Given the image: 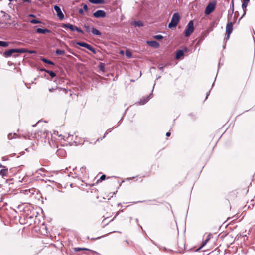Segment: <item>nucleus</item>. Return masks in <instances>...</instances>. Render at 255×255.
I'll use <instances>...</instances> for the list:
<instances>
[{
    "label": "nucleus",
    "instance_id": "obj_1",
    "mask_svg": "<svg viewBox=\"0 0 255 255\" xmlns=\"http://www.w3.org/2000/svg\"><path fill=\"white\" fill-rule=\"evenodd\" d=\"M36 125L38 126L39 128L35 133V137L38 140L41 138L46 137L48 132V127L47 123L39 121L37 123Z\"/></svg>",
    "mask_w": 255,
    "mask_h": 255
},
{
    "label": "nucleus",
    "instance_id": "obj_2",
    "mask_svg": "<svg viewBox=\"0 0 255 255\" xmlns=\"http://www.w3.org/2000/svg\"><path fill=\"white\" fill-rule=\"evenodd\" d=\"M180 19V16L178 12H176L173 14L171 18V22L168 24L169 28H175L179 23Z\"/></svg>",
    "mask_w": 255,
    "mask_h": 255
},
{
    "label": "nucleus",
    "instance_id": "obj_3",
    "mask_svg": "<svg viewBox=\"0 0 255 255\" xmlns=\"http://www.w3.org/2000/svg\"><path fill=\"white\" fill-rule=\"evenodd\" d=\"M26 52V50L23 48H20V49H11L5 51L3 55L4 56L7 57L11 56L13 54L15 53H23Z\"/></svg>",
    "mask_w": 255,
    "mask_h": 255
},
{
    "label": "nucleus",
    "instance_id": "obj_4",
    "mask_svg": "<svg viewBox=\"0 0 255 255\" xmlns=\"http://www.w3.org/2000/svg\"><path fill=\"white\" fill-rule=\"evenodd\" d=\"M194 30V23L192 20H191L189 21V22L188 23L185 31H184V34L185 37H189L191 35V34L193 32Z\"/></svg>",
    "mask_w": 255,
    "mask_h": 255
},
{
    "label": "nucleus",
    "instance_id": "obj_5",
    "mask_svg": "<svg viewBox=\"0 0 255 255\" xmlns=\"http://www.w3.org/2000/svg\"><path fill=\"white\" fill-rule=\"evenodd\" d=\"M178 251L182 252L185 249V240L183 237L178 238L177 241Z\"/></svg>",
    "mask_w": 255,
    "mask_h": 255
},
{
    "label": "nucleus",
    "instance_id": "obj_6",
    "mask_svg": "<svg viewBox=\"0 0 255 255\" xmlns=\"http://www.w3.org/2000/svg\"><path fill=\"white\" fill-rule=\"evenodd\" d=\"M62 27H63L65 29L68 28L71 31H76L80 32L82 34H83V33H84L83 31L80 28H79L76 26H75L72 24H70L69 23L63 24L62 25Z\"/></svg>",
    "mask_w": 255,
    "mask_h": 255
},
{
    "label": "nucleus",
    "instance_id": "obj_7",
    "mask_svg": "<svg viewBox=\"0 0 255 255\" xmlns=\"http://www.w3.org/2000/svg\"><path fill=\"white\" fill-rule=\"evenodd\" d=\"M216 2L215 1L210 2L206 6L205 10V14L209 15L212 13L215 9Z\"/></svg>",
    "mask_w": 255,
    "mask_h": 255
},
{
    "label": "nucleus",
    "instance_id": "obj_8",
    "mask_svg": "<svg viewBox=\"0 0 255 255\" xmlns=\"http://www.w3.org/2000/svg\"><path fill=\"white\" fill-rule=\"evenodd\" d=\"M233 31V23L231 22H228L226 27V39H228L230 38V34Z\"/></svg>",
    "mask_w": 255,
    "mask_h": 255
},
{
    "label": "nucleus",
    "instance_id": "obj_9",
    "mask_svg": "<svg viewBox=\"0 0 255 255\" xmlns=\"http://www.w3.org/2000/svg\"><path fill=\"white\" fill-rule=\"evenodd\" d=\"M77 44L83 47L86 48L87 49L95 54L96 53V50L92 47L90 45L82 42H79L77 43Z\"/></svg>",
    "mask_w": 255,
    "mask_h": 255
},
{
    "label": "nucleus",
    "instance_id": "obj_10",
    "mask_svg": "<svg viewBox=\"0 0 255 255\" xmlns=\"http://www.w3.org/2000/svg\"><path fill=\"white\" fill-rule=\"evenodd\" d=\"M106 16L105 11L102 10H99L96 11L93 13V16L95 18H104Z\"/></svg>",
    "mask_w": 255,
    "mask_h": 255
},
{
    "label": "nucleus",
    "instance_id": "obj_11",
    "mask_svg": "<svg viewBox=\"0 0 255 255\" xmlns=\"http://www.w3.org/2000/svg\"><path fill=\"white\" fill-rule=\"evenodd\" d=\"M2 169L0 171V175L3 178L5 177H7L8 175L9 171L8 168L5 166H0Z\"/></svg>",
    "mask_w": 255,
    "mask_h": 255
},
{
    "label": "nucleus",
    "instance_id": "obj_12",
    "mask_svg": "<svg viewBox=\"0 0 255 255\" xmlns=\"http://www.w3.org/2000/svg\"><path fill=\"white\" fill-rule=\"evenodd\" d=\"M54 9H55V11L56 12L57 15L58 17V18H59V19L62 20L63 19H64V14H63L62 12L61 11L60 7L57 5H55L54 6Z\"/></svg>",
    "mask_w": 255,
    "mask_h": 255
},
{
    "label": "nucleus",
    "instance_id": "obj_13",
    "mask_svg": "<svg viewBox=\"0 0 255 255\" xmlns=\"http://www.w3.org/2000/svg\"><path fill=\"white\" fill-rule=\"evenodd\" d=\"M147 43L151 47L154 48H158L159 47V44L155 41H148Z\"/></svg>",
    "mask_w": 255,
    "mask_h": 255
},
{
    "label": "nucleus",
    "instance_id": "obj_14",
    "mask_svg": "<svg viewBox=\"0 0 255 255\" xmlns=\"http://www.w3.org/2000/svg\"><path fill=\"white\" fill-rule=\"evenodd\" d=\"M250 0H242V7L244 11V14H245L246 11L247 10V7L248 6V3L249 2Z\"/></svg>",
    "mask_w": 255,
    "mask_h": 255
},
{
    "label": "nucleus",
    "instance_id": "obj_15",
    "mask_svg": "<svg viewBox=\"0 0 255 255\" xmlns=\"http://www.w3.org/2000/svg\"><path fill=\"white\" fill-rule=\"evenodd\" d=\"M36 32L38 33L45 34L46 33H50L51 31L47 29H42L38 28L36 29Z\"/></svg>",
    "mask_w": 255,
    "mask_h": 255
},
{
    "label": "nucleus",
    "instance_id": "obj_16",
    "mask_svg": "<svg viewBox=\"0 0 255 255\" xmlns=\"http://www.w3.org/2000/svg\"><path fill=\"white\" fill-rule=\"evenodd\" d=\"M91 32L94 35L101 36L102 35L100 31L94 27L91 28Z\"/></svg>",
    "mask_w": 255,
    "mask_h": 255
},
{
    "label": "nucleus",
    "instance_id": "obj_17",
    "mask_svg": "<svg viewBox=\"0 0 255 255\" xmlns=\"http://www.w3.org/2000/svg\"><path fill=\"white\" fill-rule=\"evenodd\" d=\"M184 55V52L182 50H177L176 52V59H180Z\"/></svg>",
    "mask_w": 255,
    "mask_h": 255
},
{
    "label": "nucleus",
    "instance_id": "obj_18",
    "mask_svg": "<svg viewBox=\"0 0 255 255\" xmlns=\"http://www.w3.org/2000/svg\"><path fill=\"white\" fill-rule=\"evenodd\" d=\"M89 1L93 4H103L105 2L103 0H89Z\"/></svg>",
    "mask_w": 255,
    "mask_h": 255
},
{
    "label": "nucleus",
    "instance_id": "obj_19",
    "mask_svg": "<svg viewBox=\"0 0 255 255\" xmlns=\"http://www.w3.org/2000/svg\"><path fill=\"white\" fill-rule=\"evenodd\" d=\"M40 60L43 61V62L45 63H47V64H50V65H54V62H53L52 61L49 60H48L44 57H41L40 58Z\"/></svg>",
    "mask_w": 255,
    "mask_h": 255
},
{
    "label": "nucleus",
    "instance_id": "obj_20",
    "mask_svg": "<svg viewBox=\"0 0 255 255\" xmlns=\"http://www.w3.org/2000/svg\"><path fill=\"white\" fill-rule=\"evenodd\" d=\"M9 43L8 42L0 41V46L6 47L8 46Z\"/></svg>",
    "mask_w": 255,
    "mask_h": 255
},
{
    "label": "nucleus",
    "instance_id": "obj_21",
    "mask_svg": "<svg viewBox=\"0 0 255 255\" xmlns=\"http://www.w3.org/2000/svg\"><path fill=\"white\" fill-rule=\"evenodd\" d=\"M55 53L57 55H62L65 54V51L64 50H60V49H57L55 51Z\"/></svg>",
    "mask_w": 255,
    "mask_h": 255
},
{
    "label": "nucleus",
    "instance_id": "obj_22",
    "mask_svg": "<svg viewBox=\"0 0 255 255\" xmlns=\"http://www.w3.org/2000/svg\"><path fill=\"white\" fill-rule=\"evenodd\" d=\"M148 101V97L143 98V99H141L140 101V104L141 105H143L145 104Z\"/></svg>",
    "mask_w": 255,
    "mask_h": 255
},
{
    "label": "nucleus",
    "instance_id": "obj_23",
    "mask_svg": "<svg viewBox=\"0 0 255 255\" xmlns=\"http://www.w3.org/2000/svg\"><path fill=\"white\" fill-rule=\"evenodd\" d=\"M46 73L49 74L52 78H53L56 76V74L52 71H46Z\"/></svg>",
    "mask_w": 255,
    "mask_h": 255
},
{
    "label": "nucleus",
    "instance_id": "obj_24",
    "mask_svg": "<svg viewBox=\"0 0 255 255\" xmlns=\"http://www.w3.org/2000/svg\"><path fill=\"white\" fill-rule=\"evenodd\" d=\"M30 22L32 24L41 23V22L37 19H32L30 20Z\"/></svg>",
    "mask_w": 255,
    "mask_h": 255
},
{
    "label": "nucleus",
    "instance_id": "obj_25",
    "mask_svg": "<svg viewBox=\"0 0 255 255\" xmlns=\"http://www.w3.org/2000/svg\"><path fill=\"white\" fill-rule=\"evenodd\" d=\"M126 56L128 58H130L132 56L131 52L129 50H127L125 52Z\"/></svg>",
    "mask_w": 255,
    "mask_h": 255
},
{
    "label": "nucleus",
    "instance_id": "obj_26",
    "mask_svg": "<svg viewBox=\"0 0 255 255\" xmlns=\"http://www.w3.org/2000/svg\"><path fill=\"white\" fill-rule=\"evenodd\" d=\"M84 27L87 32L89 33L90 31L91 32V29L89 25L85 24Z\"/></svg>",
    "mask_w": 255,
    "mask_h": 255
},
{
    "label": "nucleus",
    "instance_id": "obj_27",
    "mask_svg": "<svg viewBox=\"0 0 255 255\" xmlns=\"http://www.w3.org/2000/svg\"><path fill=\"white\" fill-rule=\"evenodd\" d=\"M75 251L78 252L82 250L89 251V250L86 248H74Z\"/></svg>",
    "mask_w": 255,
    "mask_h": 255
},
{
    "label": "nucleus",
    "instance_id": "obj_28",
    "mask_svg": "<svg viewBox=\"0 0 255 255\" xmlns=\"http://www.w3.org/2000/svg\"><path fill=\"white\" fill-rule=\"evenodd\" d=\"M135 25L136 26H142L143 25V23L141 21H135L134 22Z\"/></svg>",
    "mask_w": 255,
    "mask_h": 255
},
{
    "label": "nucleus",
    "instance_id": "obj_29",
    "mask_svg": "<svg viewBox=\"0 0 255 255\" xmlns=\"http://www.w3.org/2000/svg\"><path fill=\"white\" fill-rule=\"evenodd\" d=\"M153 37H154V38L157 39V40H161L163 38V36H162L161 35H157L154 36Z\"/></svg>",
    "mask_w": 255,
    "mask_h": 255
},
{
    "label": "nucleus",
    "instance_id": "obj_30",
    "mask_svg": "<svg viewBox=\"0 0 255 255\" xmlns=\"http://www.w3.org/2000/svg\"><path fill=\"white\" fill-rule=\"evenodd\" d=\"M209 240H210V238L209 236H208L207 238L205 241H203L201 247H203L204 246H205Z\"/></svg>",
    "mask_w": 255,
    "mask_h": 255
},
{
    "label": "nucleus",
    "instance_id": "obj_31",
    "mask_svg": "<svg viewBox=\"0 0 255 255\" xmlns=\"http://www.w3.org/2000/svg\"><path fill=\"white\" fill-rule=\"evenodd\" d=\"M106 179V175H103L101 176L100 178L97 180V182H102L103 180H105Z\"/></svg>",
    "mask_w": 255,
    "mask_h": 255
},
{
    "label": "nucleus",
    "instance_id": "obj_32",
    "mask_svg": "<svg viewBox=\"0 0 255 255\" xmlns=\"http://www.w3.org/2000/svg\"><path fill=\"white\" fill-rule=\"evenodd\" d=\"M8 138L9 139V140H11L13 138H15V137H14V134H13L12 133H9L8 135Z\"/></svg>",
    "mask_w": 255,
    "mask_h": 255
},
{
    "label": "nucleus",
    "instance_id": "obj_33",
    "mask_svg": "<svg viewBox=\"0 0 255 255\" xmlns=\"http://www.w3.org/2000/svg\"><path fill=\"white\" fill-rule=\"evenodd\" d=\"M58 89L60 91H63L65 94H67V90L66 89L62 88H58Z\"/></svg>",
    "mask_w": 255,
    "mask_h": 255
},
{
    "label": "nucleus",
    "instance_id": "obj_34",
    "mask_svg": "<svg viewBox=\"0 0 255 255\" xmlns=\"http://www.w3.org/2000/svg\"><path fill=\"white\" fill-rule=\"evenodd\" d=\"M83 9L85 11H87L88 10V6L86 4H84L83 5Z\"/></svg>",
    "mask_w": 255,
    "mask_h": 255
},
{
    "label": "nucleus",
    "instance_id": "obj_35",
    "mask_svg": "<svg viewBox=\"0 0 255 255\" xmlns=\"http://www.w3.org/2000/svg\"><path fill=\"white\" fill-rule=\"evenodd\" d=\"M61 152H64V154H65V152L64 151L61 150V149H59L58 151H57V153L58 154H60Z\"/></svg>",
    "mask_w": 255,
    "mask_h": 255
},
{
    "label": "nucleus",
    "instance_id": "obj_36",
    "mask_svg": "<svg viewBox=\"0 0 255 255\" xmlns=\"http://www.w3.org/2000/svg\"><path fill=\"white\" fill-rule=\"evenodd\" d=\"M28 51V53H30V54H35L36 53V52L34 50H30V51H27L26 50V52Z\"/></svg>",
    "mask_w": 255,
    "mask_h": 255
},
{
    "label": "nucleus",
    "instance_id": "obj_37",
    "mask_svg": "<svg viewBox=\"0 0 255 255\" xmlns=\"http://www.w3.org/2000/svg\"><path fill=\"white\" fill-rule=\"evenodd\" d=\"M79 13L80 14H84V11H83V10L82 9H80L79 10Z\"/></svg>",
    "mask_w": 255,
    "mask_h": 255
},
{
    "label": "nucleus",
    "instance_id": "obj_38",
    "mask_svg": "<svg viewBox=\"0 0 255 255\" xmlns=\"http://www.w3.org/2000/svg\"><path fill=\"white\" fill-rule=\"evenodd\" d=\"M104 68V66L103 65V64L102 63H100V69L103 70Z\"/></svg>",
    "mask_w": 255,
    "mask_h": 255
},
{
    "label": "nucleus",
    "instance_id": "obj_39",
    "mask_svg": "<svg viewBox=\"0 0 255 255\" xmlns=\"http://www.w3.org/2000/svg\"><path fill=\"white\" fill-rule=\"evenodd\" d=\"M170 135H171V133H170V132H167V133H166V135L167 137H169V136H170Z\"/></svg>",
    "mask_w": 255,
    "mask_h": 255
},
{
    "label": "nucleus",
    "instance_id": "obj_40",
    "mask_svg": "<svg viewBox=\"0 0 255 255\" xmlns=\"http://www.w3.org/2000/svg\"><path fill=\"white\" fill-rule=\"evenodd\" d=\"M29 16L31 17H35V16L33 14H30Z\"/></svg>",
    "mask_w": 255,
    "mask_h": 255
},
{
    "label": "nucleus",
    "instance_id": "obj_41",
    "mask_svg": "<svg viewBox=\"0 0 255 255\" xmlns=\"http://www.w3.org/2000/svg\"><path fill=\"white\" fill-rule=\"evenodd\" d=\"M41 71H45L46 72V71H48L47 70H46L45 69H41L40 70Z\"/></svg>",
    "mask_w": 255,
    "mask_h": 255
},
{
    "label": "nucleus",
    "instance_id": "obj_42",
    "mask_svg": "<svg viewBox=\"0 0 255 255\" xmlns=\"http://www.w3.org/2000/svg\"><path fill=\"white\" fill-rule=\"evenodd\" d=\"M13 134H14V137H15V138L18 137V135L16 133H14Z\"/></svg>",
    "mask_w": 255,
    "mask_h": 255
},
{
    "label": "nucleus",
    "instance_id": "obj_43",
    "mask_svg": "<svg viewBox=\"0 0 255 255\" xmlns=\"http://www.w3.org/2000/svg\"><path fill=\"white\" fill-rule=\"evenodd\" d=\"M53 90H54L53 88H51V89H49V92H52Z\"/></svg>",
    "mask_w": 255,
    "mask_h": 255
},
{
    "label": "nucleus",
    "instance_id": "obj_44",
    "mask_svg": "<svg viewBox=\"0 0 255 255\" xmlns=\"http://www.w3.org/2000/svg\"><path fill=\"white\" fill-rule=\"evenodd\" d=\"M59 137H61V139L63 138V137L61 135H59Z\"/></svg>",
    "mask_w": 255,
    "mask_h": 255
},
{
    "label": "nucleus",
    "instance_id": "obj_45",
    "mask_svg": "<svg viewBox=\"0 0 255 255\" xmlns=\"http://www.w3.org/2000/svg\"><path fill=\"white\" fill-rule=\"evenodd\" d=\"M61 154H63V155H65V154H64V152L63 153L61 152Z\"/></svg>",
    "mask_w": 255,
    "mask_h": 255
},
{
    "label": "nucleus",
    "instance_id": "obj_46",
    "mask_svg": "<svg viewBox=\"0 0 255 255\" xmlns=\"http://www.w3.org/2000/svg\"><path fill=\"white\" fill-rule=\"evenodd\" d=\"M168 206H169L170 207H171L170 205H169V204H168Z\"/></svg>",
    "mask_w": 255,
    "mask_h": 255
},
{
    "label": "nucleus",
    "instance_id": "obj_47",
    "mask_svg": "<svg viewBox=\"0 0 255 255\" xmlns=\"http://www.w3.org/2000/svg\"><path fill=\"white\" fill-rule=\"evenodd\" d=\"M233 3H234L233 0H232V4H233Z\"/></svg>",
    "mask_w": 255,
    "mask_h": 255
},
{
    "label": "nucleus",
    "instance_id": "obj_48",
    "mask_svg": "<svg viewBox=\"0 0 255 255\" xmlns=\"http://www.w3.org/2000/svg\"><path fill=\"white\" fill-rule=\"evenodd\" d=\"M163 67H159V69H162Z\"/></svg>",
    "mask_w": 255,
    "mask_h": 255
}]
</instances>
